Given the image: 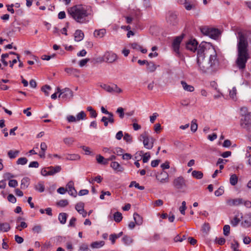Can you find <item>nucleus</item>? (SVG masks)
<instances>
[{"label":"nucleus","mask_w":251,"mask_h":251,"mask_svg":"<svg viewBox=\"0 0 251 251\" xmlns=\"http://www.w3.org/2000/svg\"><path fill=\"white\" fill-rule=\"evenodd\" d=\"M218 64L217 53L213 49H207L203 43H201L197 50V64L199 69L202 73H205L210 68Z\"/></svg>","instance_id":"obj_1"},{"label":"nucleus","mask_w":251,"mask_h":251,"mask_svg":"<svg viewBox=\"0 0 251 251\" xmlns=\"http://www.w3.org/2000/svg\"><path fill=\"white\" fill-rule=\"evenodd\" d=\"M248 46L246 35L242 32H239L238 33L237 57L236 64L240 70H244L246 68L247 61L250 58L248 49Z\"/></svg>","instance_id":"obj_2"},{"label":"nucleus","mask_w":251,"mask_h":251,"mask_svg":"<svg viewBox=\"0 0 251 251\" xmlns=\"http://www.w3.org/2000/svg\"><path fill=\"white\" fill-rule=\"evenodd\" d=\"M68 11L71 17L77 23L83 24L89 21L86 20V17L89 14L88 12L87 7L86 6L75 5L70 8Z\"/></svg>","instance_id":"obj_3"},{"label":"nucleus","mask_w":251,"mask_h":251,"mask_svg":"<svg viewBox=\"0 0 251 251\" xmlns=\"http://www.w3.org/2000/svg\"><path fill=\"white\" fill-rule=\"evenodd\" d=\"M201 30L202 34L214 39L218 38L221 34V32L218 29L207 26L202 27Z\"/></svg>","instance_id":"obj_4"},{"label":"nucleus","mask_w":251,"mask_h":251,"mask_svg":"<svg viewBox=\"0 0 251 251\" xmlns=\"http://www.w3.org/2000/svg\"><path fill=\"white\" fill-rule=\"evenodd\" d=\"M174 186L182 192H186L188 188L187 181L181 176L176 178L174 181Z\"/></svg>","instance_id":"obj_5"},{"label":"nucleus","mask_w":251,"mask_h":251,"mask_svg":"<svg viewBox=\"0 0 251 251\" xmlns=\"http://www.w3.org/2000/svg\"><path fill=\"white\" fill-rule=\"evenodd\" d=\"M140 140L143 141L145 148L147 149H151L153 146L154 139L148 135V132L145 131L140 136Z\"/></svg>","instance_id":"obj_6"},{"label":"nucleus","mask_w":251,"mask_h":251,"mask_svg":"<svg viewBox=\"0 0 251 251\" xmlns=\"http://www.w3.org/2000/svg\"><path fill=\"white\" fill-rule=\"evenodd\" d=\"M57 92L60 93L58 97L63 101H68L73 97V91L68 88H65L62 90L57 88Z\"/></svg>","instance_id":"obj_7"},{"label":"nucleus","mask_w":251,"mask_h":251,"mask_svg":"<svg viewBox=\"0 0 251 251\" xmlns=\"http://www.w3.org/2000/svg\"><path fill=\"white\" fill-rule=\"evenodd\" d=\"M61 170L60 166H50L43 169L41 171V174L44 176H53L59 173Z\"/></svg>","instance_id":"obj_8"},{"label":"nucleus","mask_w":251,"mask_h":251,"mask_svg":"<svg viewBox=\"0 0 251 251\" xmlns=\"http://www.w3.org/2000/svg\"><path fill=\"white\" fill-rule=\"evenodd\" d=\"M103 58L104 61L108 63H112L117 60L118 56L112 51H107L105 52Z\"/></svg>","instance_id":"obj_9"},{"label":"nucleus","mask_w":251,"mask_h":251,"mask_svg":"<svg viewBox=\"0 0 251 251\" xmlns=\"http://www.w3.org/2000/svg\"><path fill=\"white\" fill-rule=\"evenodd\" d=\"M251 124V113H248L245 114L244 118H242L240 122V125L243 128H247Z\"/></svg>","instance_id":"obj_10"},{"label":"nucleus","mask_w":251,"mask_h":251,"mask_svg":"<svg viewBox=\"0 0 251 251\" xmlns=\"http://www.w3.org/2000/svg\"><path fill=\"white\" fill-rule=\"evenodd\" d=\"M166 20L169 24L175 25L177 23V15L173 12H169L166 17Z\"/></svg>","instance_id":"obj_11"},{"label":"nucleus","mask_w":251,"mask_h":251,"mask_svg":"<svg viewBox=\"0 0 251 251\" xmlns=\"http://www.w3.org/2000/svg\"><path fill=\"white\" fill-rule=\"evenodd\" d=\"M182 40V37H176L173 41L172 47L173 50L178 55L179 54L180 44Z\"/></svg>","instance_id":"obj_12"},{"label":"nucleus","mask_w":251,"mask_h":251,"mask_svg":"<svg viewBox=\"0 0 251 251\" xmlns=\"http://www.w3.org/2000/svg\"><path fill=\"white\" fill-rule=\"evenodd\" d=\"M66 189L67 191L70 195L74 197H76L77 192L74 187V183L73 181H70L67 183Z\"/></svg>","instance_id":"obj_13"},{"label":"nucleus","mask_w":251,"mask_h":251,"mask_svg":"<svg viewBox=\"0 0 251 251\" xmlns=\"http://www.w3.org/2000/svg\"><path fill=\"white\" fill-rule=\"evenodd\" d=\"M241 225L244 227L251 226V213L246 214L244 216Z\"/></svg>","instance_id":"obj_14"},{"label":"nucleus","mask_w":251,"mask_h":251,"mask_svg":"<svg viewBox=\"0 0 251 251\" xmlns=\"http://www.w3.org/2000/svg\"><path fill=\"white\" fill-rule=\"evenodd\" d=\"M156 177L162 183L169 181V175L165 171H162L161 173L157 175Z\"/></svg>","instance_id":"obj_15"},{"label":"nucleus","mask_w":251,"mask_h":251,"mask_svg":"<svg viewBox=\"0 0 251 251\" xmlns=\"http://www.w3.org/2000/svg\"><path fill=\"white\" fill-rule=\"evenodd\" d=\"M198 47V43L195 39L190 40L186 45L187 50L194 51L196 50Z\"/></svg>","instance_id":"obj_16"},{"label":"nucleus","mask_w":251,"mask_h":251,"mask_svg":"<svg viewBox=\"0 0 251 251\" xmlns=\"http://www.w3.org/2000/svg\"><path fill=\"white\" fill-rule=\"evenodd\" d=\"M227 203L228 204H251V202L249 201H244L241 198H237L232 200H228L227 201Z\"/></svg>","instance_id":"obj_17"},{"label":"nucleus","mask_w":251,"mask_h":251,"mask_svg":"<svg viewBox=\"0 0 251 251\" xmlns=\"http://www.w3.org/2000/svg\"><path fill=\"white\" fill-rule=\"evenodd\" d=\"M84 36V33L81 30L77 29L75 32V40L76 42H79L83 40Z\"/></svg>","instance_id":"obj_18"},{"label":"nucleus","mask_w":251,"mask_h":251,"mask_svg":"<svg viewBox=\"0 0 251 251\" xmlns=\"http://www.w3.org/2000/svg\"><path fill=\"white\" fill-rule=\"evenodd\" d=\"M64 156L67 160H77L80 158L78 154H65Z\"/></svg>","instance_id":"obj_19"},{"label":"nucleus","mask_w":251,"mask_h":251,"mask_svg":"<svg viewBox=\"0 0 251 251\" xmlns=\"http://www.w3.org/2000/svg\"><path fill=\"white\" fill-rule=\"evenodd\" d=\"M181 84L185 91L192 92L194 91V87L191 85H188L185 81H181Z\"/></svg>","instance_id":"obj_20"},{"label":"nucleus","mask_w":251,"mask_h":251,"mask_svg":"<svg viewBox=\"0 0 251 251\" xmlns=\"http://www.w3.org/2000/svg\"><path fill=\"white\" fill-rule=\"evenodd\" d=\"M110 166L115 171L118 172H122L124 170L123 167H122L120 164L117 162H112Z\"/></svg>","instance_id":"obj_21"},{"label":"nucleus","mask_w":251,"mask_h":251,"mask_svg":"<svg viewBox=\"0 0 251 251\" xmlns=\"http://www.w3.org/2000/svg\"><path fill=\"white\" fill-rule=\"evenodd\" d=\"M106 33L105 29H100L99 30H95L94 33V36L96 37L102 38Z\"/></svg>","instance_id":"obj_22"},{"label":"nucleus","mask_w":251,"mask_h":251,"mask_svg":"<svg viewBox=\"0 0 251 251\" xmlns=\"http://www.w3.org/2000/svg\"><path fill=\"white\" fill-rule=\"evenodd\" d=\"M68 215L66 213H60L58 215V220L60 223L64 225L66 222Z\"/></svg>","instance_id":"obj_23"},{"label":"nucleus","mask_w":251,"mask_h":251,"mask_svg":"<svg viewBox=\"0 0 251 251\" xmlns=\"http://www.w3.org/2000/svg\"><path fill=\"white\" fill-rule=\"evenodd\" d=\"M147 70L149 72H153L156 69V66L155 64L152 62H148L147 64Z\"/></svg>","instance_id":"obj_24"},{"label":"nucleus","mask_w":251,"mask_h":251,"mask_svg":"<svg viewBox=\"0 0 251 251\" xmlns=\"http://www.w3.org/2000/svg\"><path fill=\"white\" fill-rule=\"evenodd\" d=\"M63 142L66 145L71 146L75 142V139L72 137H67L64 138Z\"/></svg>","instance_id":"obj_25"},{"label":"nucleus","mask_w":251,"mask_h":251,"mask_svg":"<svg viewBox=\"0 0 251 251\" xmlns=\"http://www.w3.org/2000/svg\"><path fill=\"white\" fill-rule=\"evenodd\" d=\"M10 229V226L7 223L0 224V230L2 232H7Z\"/></svg>","instance_id":"obj_26"},{"label":"nucleus","mask_w":251,"mask_h":251,"mask_svg":"<svg viewBox=\"0 0 251 251\" xmlns=\"http://www.w3.org/2000/svg\"><path fill=\"white\" fill-rule=\"evenodd\" d=\"M30 179L28 177H24L21 180V187L22 189H25L29 184Z\"/></svg>","instance_id":"obj_27"},{"label":"nucleus","mask_w":251,"mask_h":251,"mask_svg":"<svg viewBox=\"0 0 251 251\" xmlns=\"http://www.w3.org/2000/svg\"><path fill=\"white\" fill-rule=\"evenodd\" d=\"M113 218L114 221L116 222L119 223L122 221L123 219V216L121 213L117 211L114 213Z\"/></svg>","instance_id":"obj_28"},{"label":"nucleus","mask_w":251,"mask_h":251,"mask_svg":"<svg viewBox=\"0 0 251 251\" xmlns=\"http://www.w3.org/2000/svg\"><path fill=\"white\" fill-rule=\"evenodd\" d=\"M122 242L126 245H129L133 241L132 238L127 235H125L122 239Z\"/></svg>","instance_id":"obj_29"},{"label":"nucleus","mask_w":251,"mask_h":251,"mask_svg":"<svg viewBox=\"0 0 251 251\" xmlns=\"http://www.w3.org/2000/svg\"><path fill=\"white\" fill-rule=\"evenodd\" d=\"M35 189L39 192H43L45 190V186L43 182H39L35 185Z\"/></svg>","instance_id":"obj_30"},{"label":"nucleus","mask_w":251,"mask_h":251,"mask_svg":"<svg viewBox=\"0 0 251 251\" xmlns=\"http://www.w3.org/2000/svg\"><path fill=\"white\" fill-rule=\"evenodd\" d=\"M133 218L137 225H141L142 224V218L138 214L135 213L133 215Z\"/></svg>","instance_id":"obj_31"},{"label":"nucleus","mask_w":251,"mask_h":251,"mask_svg":"<svg viewBox=\"0 0 251 251\" xmlns=\"http://www.w3.org/2000/svg\"><path fill=\"white\" fill-rule=\"evenodd\" d=\"M20 151L18 150H10L8 152V156L10 159L15 158L19 153Z\"/></svg>","instance_id":"obj_32"},{"label":"nucleus","mask_w":251,"mask_h":251,"mask_svg":"<svg viewBox=\"0 0 251 251\" xmlns=\"http://www.w3.org/2000/svg\"><path fill=\"white\" fill-rule=\"evenodd\" d=\"M192 176L197 179H201L203 177V173L201 171L195 170L192 172Z\"/></svg>","instance_id":"obj_33"},{"label":"nucleus","mask_w":251,"mask_h":251,"mask_svg":"<svg viewBox=\"0 0 251 251\" xmlns=\"http://www.w3.org/2000/svg\"><path fill=\"white\" fill-rule=\"evenodd\" d=\"M230 183L231 185L234 186L238 182V176L235 174H233L230 176L229 179Z\"/></svg>","instance_id":"obj_34"},{"label":"nucleus","mask_w":251,"mask_h":251,"mask_svg":"<svg viewBox=\"0 0 251 251\" xmlns=\"http://www.w3.org/2000/svg\"><path fill=\"white\" fill-rule=\"evenodd\" d=\"M86 113L83 111H81L80 112H79L76 115V119L77 121H79L80 120H83L86 119Z\"/></svg>","instance_id":"obj_35"},{"label":"nucleus","mask_w":251,"mask_h":251,"mask_svg":"<svg viewBox=\"0 0 251 251\" xmlns=\"http://www.w3.org/2000/svg\"><path fill=\"white\" fill-rule=\"evenodd\" d=\"M239 247V244L236 240H233V242L231 244V248L233 251H241L238 248Z\"/></svg>","instance_id":"obj_36"},{"label":"nucleus","mask_w":251,"mask_h":251,"mask_svg":"<svg viewBox=\"0 0 251 251\" xmlns=\"http://www.w3.org/2000/svg\"><path fill=\"white\" fill-rule=\"evenodd\" d=\"M87 110L88 111L90 112V117L91 118H96L97 116V113L96 110H95L92 106H88L87 107Z\"/></svg>","instance_id":"obj_37"},{"label":"nucleus","mask_w":251,"mask_h":251,"mask_svg":"<svg viewBox=\"0 0 251 251\" xmlns=\"http://www.w3.org/2000/svg\"><path fill=\"white\" fill-rule=\"evenodd\" d=\"M140 154H143L142 157L143 162L144 163L148 162L151 157L150 153L149 152L144 153L143 151H141Z\"/></svg>","instance_id":"obj_38"},{"label":"nucleus","mask_w":251,"mask_h":251,"mask_svg":"<svg viewBox=\"0 0 251 251\" xmlns=\"http://www.w3.org/2000/svg\"><path fill=\"white\" fill-rule=\"evenodd\" d=\"M198 129L197 120L193 119L191 122V130L193 132H195Z\"/></svg>","instance_id":"obj_39"},{"label":"nucleus","mask_w":251,"mask_h":251,"mask_svg":"<svg viewBox=\"0 0 251 251\" xmlns=\"http://www.w3.org/2000/svg\"><path fill=\"white\" fill-rule=\"evenodd\" d=\"M101 87L107 92L113 93L112 85L110 86L106 84L101 85Z\"/></svg>","instance_id":"obj_40"},{"label":"nucleus","mask_w":251,"mask_h":251,"mask_svg":"<svg viewBox=\"0 0 251 251\" xmlns=\"http://www.w3.org/2000/svg\"><path fill=\"white\" fill-rule=\"evenodd\" d=\"M133 186H134L135 187L141 190H144L145 189L144 186H140L139 184L137 183L135 181H131L129 185V187H132Z\"/></svg>","instance_id":"obj_41"},{"label":"nucleus","mask_w":251,"mask_h":251,"mask_svg":"<svg viewBox=\"0 0 251 251\" xmlns=\"http://www.w3.org/2000/svg\"><path fill=\"white\" fill-rule=\"evenodd\" d=\"M183 4H184V7L187 10H190L192 9L196 8V7L197 5V4H191L190 3L186 2V1H185V3H183Z\"/></svg>","instance_id":"obj_42"},{"label":"nucleus","mask_w":251,"mask_h":251,"mask_svg":"<svg viewBox=\"0 0 251 251\" xmlns=\"http://www.w3.org/2000/svg\"><path fill=\"white\" fill-rule=\"evenodd\" d=\"M124 152V150L119 147L113 148V153L117 155H122Z\"/></svg>","instance_id":"obj_43"},{"label":"nucleus","mask_w":251,"mask_h":251,"mask_svg":"<svg viewBox=\"0 0 251 251\" xmlns=\"http://www.w3.org/2000/svg\"><path fill=\"white\" fill-rule=\"evenodd\" d=\"M51 90V87L48 85H46L43 86L41 88V90L44 93L46 96L49 95V91Z\"/></svg>","instance_id":"obj_44"},{"label":"nucleus","mask_w":251,"mask_h":251,"mask_svg":"<svg viewBox=\"0 0 251 251\" xmlns=\"http://www.w3.org/2000/svg\"><path fill=\"white\" fill-rule=\"evenodd\" d=\"M28 160L25 157H21V158H19L16 163L18 165H25L27 163Z\"/></svg>","instance_id":"obj_45"},{"label":"nucleus","mask_w":251,"mask_h":251,"mask_svg":"<svg viewBox=\"0 0 251 251\" xmlns=\"http://www.w3.org/2000/svg\"><path fill=\"white\" fill-rule=\"evenodd\" d=\"M104 244L103 241L95 242L92 244L91 246L94 248H99L103 246Z\"/></svg>","instance_id":"obj_46"},{"label":"nucleus","mask_w":251,"mask_h":251,"mask_svg":"<svg viewBox=\"0 0 251 251\" xmlns=\"http://www.w3.org/2000/svg\"><path fill=\"white\" fill-rule=\"evenodd\" d=\"M116 113L119 114V117L121 119H123L125 115L124 113V109L122 107H119L116 110Z\"/></svg>","instance_id":"obj_47"},{"label":"nucleus","mask_w":251,"mask_h":251,"mask_svg":"<svg viewBox=\"0 0 251 251\" xmlns=\"http://www.w3.org/2000/svg\"><path fill=\"white\" fill-rule=\"evenodd\" d=\"M113 87V93H121L122 92V90L119 88L117 85L113 84H112Z\"/></svg>","instance_id":"obj_48"},{"label":"nucleus","mask_w":251,"mask_h":251,"mask_svg":"<svg viewBox=\"0 0 251 251\" xmlns=\"http://www.w3.org/2000/svg\"><path fill=\"white\" fill-rule=\"evenodd\" d=\"M230 232V226L229 225H225L223 227V233L225 236H228Z\"/></svg>","instance_id":"obj_49"},{"label":"nucleus","mask_w":251,"mask_h":251,"mask_svg":"<svg viewBox=\"0 0 251 251\" xmlns=\"http://www.w3.org/2000/svg\"><path fill=\"white\" fill-rule=\"evenodd\" d=\"M224 193V189L223 187H220L218 190L215 191V195L216 196H220L223 194Z\"/></svg>","instance_id":"obj_50"},{"label":"nucleus","mask_w":251,"mask_h":251,"mask_svg":"<svg viewBox=\"0 0 251 251\" xmlns=\"http://www.w3.org/2000/svg\"><path fill=\"white\" fill-rule=\"evenodd\" d=\"M240 219L237 217H235L232 220H231L230 223L233 226H236L240 222Z\"/></svg>","instance_id":"obj_51"},{"label":"nucleus","mask_w":251,"mask_h":251,"mask_svg":"<svg viewBox=\"0 0 251 251\" xmlns=\"http://www.w3.org/2000/svg\"><path fill=\"white\" fill-rule=\"evenodd\" d=\"M124 139L127 142L131 143L132 142V137L131 135L127 133H125Z\"/></svg>","instance_id":"obj_52"},{"label":"nucleus","mask_w":251,"mask_h":251,"mask_svg":"<svg viewBox=\"0 0 251 251\" xmlns=\"http://www.w3.org/2000/svg\"><path fill=\"white\" fill-rule=\"evenodd\" d=\"M8 185L10 187H16L18 185V182L15 179L10 180L8 182Z\"/></svg>","instance_id":"obj_53"},{"label":"nucleus","mask_w":251,"mask_h":251,"mask_svg":"<svg viewBox=\"0 0 251 251\" xmlns=\"http://www.w3.org/2000/svg\"><path fill=\"white\" fill-rule=\"evenodd\" d=\"M107 119L108 121V122L111 124H113L115 122V120L114 118V114L111 112L108 115V117H107Z\"/></svg>","instance_id":"obj_54"},{"label":"nucleus","mask_w":251,"mask_h":251,"mask_svg":"<svg viewBox=\"0 0 251 251\" xmlns=\"http://www.w3.org/2000/svg\"><path fill=\"white\" fill-rule=\"evenodd\" d=\"M67 120L69 123L76 122H77L76 118L73 115H69L67 117Z\"/></svg>","instance_id":"obj_55"},{"label":"nucleus","mask_w":251,"mask_h":251,"mask_svg":"<svg viewBox=\"0 0 251 251\" xmlns=\"http://www.w3.org/2000/svg\"><path fill=\"white\" fill-rule=\"evenodd\" d=\"M102 151L105 153L111 154L113 153V148L104 147L103 148Z\"/></svg>","instance_id":"obj_56"},{"label":"nucleus","mask_w":251,"mask_h":251,"mask_svg":"<svg viewBox=\"0 0 251 251\" xmlns=\"http://www.w3.org/2000/svg\"><path fill=\"white\" fill-rule=\"evenodd\" d=\"M8 201L12 203H15L16 201V199L12 194H9L7 197Z\"/></svg>","instance_id":"obj_57"},{"label":"nucleus","mask_w":251,"mask_h":251,"mask_svg":"<svg viewBox=\"0 0 251 251\" xmlns=\"http://www.w3.org/2000/svg\"><path fill=\"white\" fill-rule=\"evenodd\" d=\"M27 225L25 222H22L20 225L16 226V228L20 231L22 230V228H25L27 227Z\"/></svg>","instance_id":"obj_58"},{"label":"nucleus","mask_w":251,"mask_h":251,"mask_svg":"<svg viewBox=\"0 0 251 251\" xmlns=\"http://www.w3.org/2000/svg\"><path fill=\"white\" fill-rule=\"evenodd\" d=\"M76 221V219L75 217H72L69 221V224L68 226L71 227H75V222Z\"/></svg>","instance_id":"obj_59"},{"label":"nucleus","mask_w":251,"mask_h":251,"mask_svg":"<svg viewBox=\"0 0 251 251\" xmlns=\"http://www.w3.org/2000/svg\"><path fill=\"white\" fill-rule=\"evenodd\" d=\"M236 89L235 87H233L229 92V96L232 99H234L236 96Z\"/></svg>","instance_id":"obj_60"},{"label":"nucleus","mask_w":251,"mask_h":251,"mask_svg":"<svg viewBox=\"0 0 251 251\" xmlns=\"http://www.w3.org/2000/svg\"><path fill=\"white\" fill-rule=\"evenodd\" d=\"M216 243L220 245H224L226 242V240L224 238H217L216 239Z\"/></svg>","instance_id":"obj_61"},{"label":"nucleus","mask_w":251,"mask_h":251,"mask_svg":"<svg viewBox=\"0 0 251 251\" xmlns=\"http://www.w3.org/2000/svg\"><path fill=\"white\" fill-rule=\"evenodd\" d=\"M14 176L10 173H6L3 175L4 180L10 179L11 178H13Z\"/></svg>","instance_id":"obj_62"},{"label":"nucleus","mask_w":251,"mask_h":251,"mask_svg":"<svg viewBox=\"0 0 251 251\" xmlns=\"http://www.w3.org/2000/svg\"><path fill=\"white\" fill-rule=\"evenodd\" d=\"M15 240L16 242L18 244H21L24 242V239L18 235H15Z\"/></svg>","instance_id":"obj_63"},{"label":"nucleus","mask_w":251,"mask_h":251,"mask_svg":"<svg viewBox=\"0 0 251 251\" xmlns=\"http://www.w3.org/2000/svg\"><path fill=\"white\" fill-rule=\"evenodd\" d=\"M96 160L98 163L102 164L103 161H104V157L101 155L99 154L96 156Z\"/></svg>","instance_id":"obj_64"}]
</instances>
